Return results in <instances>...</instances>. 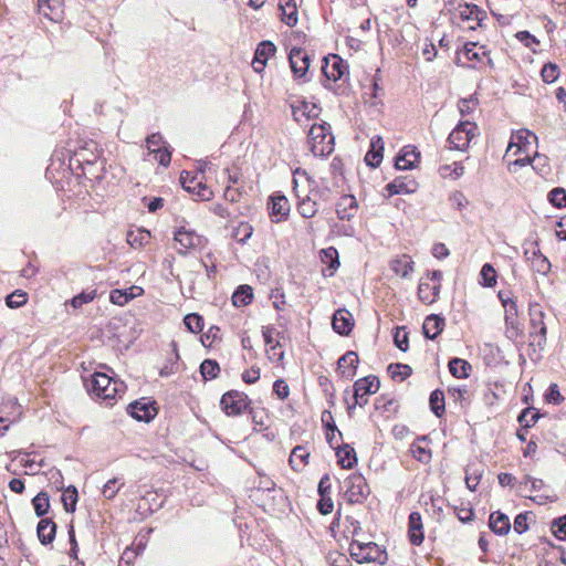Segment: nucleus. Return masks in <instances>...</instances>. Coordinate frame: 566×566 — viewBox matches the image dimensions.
Wrapping results in <instances>:
<instances>
[{"label":"nucleus","mask_w":566,"mask_h":566,"mask_svg":"<svg viewBox=\"0 0 566 566\" xmlns=\"http://www.w3.org/2000/svg\"><path fill=\"white\" fill-rule=\"evenodd\" d=\"M84 385L91 396L105 400L108 405H113L116 396L124 391L123 382L114 380L104 373H94L88 378H84Z\"/></svg>","instance_id":"nucleus-1"},{"label":"nucleus","mask_w":566,"mask_h":566,"mask_svg":"<svg viewBox=\"0 0 566 566\" xmlns=\"http://www.w3.org/2000/svg\"><path fill=\"white\" fill-rule=\"evenodd\" d=\"M348 549L352 558L358 564L376 563L385 565L388 560L386 549L374 542L353 538Z\"/></svg>","instance_id":"nucleus-2"},{"label":"nucleus","mask_w":566,"mask_h":566,"mask_svg":"<svg viewBox=\"0 0 566 566\" xmlns=\"http://www.w3.org/2000/svg\"><path fill=\"white\" fill-rule=\"evenodd\" d=\"M308 143L314 156L325 157L334 150V135L326 122L312 125L308 132Z\"/></svg>","instance_id":"nucleus-3"},{"label":"nucleus","mask_w":566,"mask_h":566,"mask_svg":"<svg viewBox=\"0 0 566 566\" xmlns=\"http://www.w3.org/2000/svg\"><path fill=\"white\" fill-rule=\"evenodd\" d=\"M96 144L94 142L86 143L84 147L75 150H69L70 165L75 166V169L82 168L83 175H90L91 178L98 179L99 174L93 171V167L97 164L98 154L96 153Z\"/></svg>","instance_id":"nucleus-4"},{"label":"nucleus","mask_w":566,"mask_h":566,"mask_svg":"<svg viewBox=\"0 0 566 566\" xmlns=\"http://www.w3.org/2000/svg\"><path fill=\"white\" fill-rule=\"evenodd\" d=\"M344 496L350 503H363L369 494V488L361 474L353 473L343 482Z\"/></svg>","instance_id":"nucleus-5"},{"label":"nucleus","mask_w":566,"mask_h":566,"mask_svg":"<svg viewBox=\"0 0 566 566\" xmlns=\"http://www.w3.org/2000/svg\"><path fill=\"white\" fill-rule=\"evenodd\" d=\"M250 403L249 397L239 390H229L220 399L221 409L230 417L242 415Z\"/></svg>","instance_id":"nucleus-6"},{"label":"nucleus","mask_w":566,"mask_h":566,"mask_svg":"<svg viewBox=\"0 0 566 566\" xmlns=\"http://www.w3.org/2000/svg\"><path fill=\"white\" fill-rule=\"evenodd\" d=\"M379 387L380 381L377 376L369 375L357 379L353 386L355 401L353 405H348V413L350 415L352 410L355 409L356 406H365L368 402V399L360 401L359 398H364L365 396L376 394Z\"/></svg>","instance_id":"nucleus-7"},{"label":"nucleus","mask_w":566,"mask_h":566,"mask_svg":"<svg viewBox=\"0 0 566 566\" xmlns=\"http://www.w3.org/2000/svg\"><path fill=\"white\" fill-rule=\"evenodd\" d=\"M478 126L470 122H460L450 133L448 142L453 149L463 150L468 147L471 139L476 135Z\"/></svg>","instance_id":"nucleus-8"},{"label":"nucleus","mask_w":566,"mask_h":566,"mask_svg":"<svg viewBox=\"0 0 566 566\" xmlns=\"http://www.w3.org/2000/svg\"><path fill=\"white\" fill-rule=\"evenodd\" d=\"M174 239L180 245L178 249L179 254H186L189 250L203 249L208 243L207 238L192 230H187L185 227H180L175 231Z\"/></svg>","instance_id":"nucleus-9"},{"label":"nucleus","mask_w":566,"mask_h":566,"mask_svg":"<svg viewBox=\"0 0 566 566\" xmlns=\"http://www.w3.org/2000/svg\"><path fill=\"white\" fill-rule=\"evenodd\" d=\"M289 62L291 70L296 78H301L303 82L310 81L306 75L310 67L311 57L304 49L292 48L289 53Z\"/></svg>","instance_id":"nucleus-10"},{"label":"nucleus","mask_w":566,"mask_h":566,"mask_svg":"<svg viewBox=\"0 0 566 566\" xmlns=\"http://www.w3.org/2000/svg\"><path fill=\"white\" fill-rule=\"evenodd\" d=\"M155 405L156 401L142 398L129 403L127 406V412L137 421L149 422L156 417L158 412Z\"/></svg>","instance_id":"nucleus-11"},{"label":"nucleus","mask_w":566,"mask_h":566,"mask_svg":"<svg viewBox=\"0 0 566 566\" xmlns=\"http://www.w3.org/2000/svg\"><path fill=\"white\" fill-rule=\"evenodd\" d=\"M528 314L531 324L530 334L531 336L538 337L537 344L541 345L542 342H545L547 333L544 323L545 314L542 306L537 303L530 304Z\"/></svg>","instance_id":"nucleus-12"},{"label":"nucleus","mask_w":566,"mask_h":566,"mask_svg":"<svg viewBox=\"0 0 566 566\" xmlns=\"http://www.w3.org/2000/svg\"><path fill=\"white\" fill-rule=\"evenodd\" d=\"M180 182L186 191L196 195L201 200H209L212 196V192L203 181L198 179L197 175H191L189 171L184 170L180 174Z\"/></svg>","instance_id":"nucleus-13"},{"label":"nucleus","mask_w":566,"mask_h":566,"mask_svg":"<svg viewBox=\"0 0 566 566\" xmlns=\"http://www.w3.org/2000/svg\"><path fill=\"white\" fill-rule=\"evenodd\" d=\"M75 166L70 165V160L66 163L63 151H54L51 157L50 165L46 168L45 177L53 181H57V177H65L70 171H73Z\"/></svg>","instance_id":"nucleus-14"},{"label":"nucleus","mask_w":566,"mask_h":566,"mask_svg":"<svg viewBox=\"0 0 566 566\" xmlns=\"http://www.w3.org/2000/svg\"><path fill=\"white\" fill-rule=\"evenodd\" d=\"M322 66L323 75L327 81L336 82L340 80L346 73L348 74V66L343 59L333 54L331 57H324Z\"/></svg>","instance_id":"nucleus-15"},{"label":"nucleus","mask_w":566,"mask_h":566,"mask_svg":"<svg viewBox=\"0 0 566 566\" xmlns=\"http://www.w3.org/2000/svg\"><path fill=\"white\" fill-rule=\"evenodd\" d=\"M385 189L389 197L395 195H409L417 191L418 182L409 176H399L386 185Z\"/></svg>","instance_id":"nucleus-16"},{"label":"nucleus","mask_w":566,"mask_h":566,"mask_svg":"<svg viewBox=\"0 0 566 566\" xmlns=\"http://www.w3.org/2000/svg\"><path fill=\"white\" fill-rule=\"evenodd\" d=\"M335 210L339 220L350 221L358 211V201L353 195H343L336 202Z\"/></svg>","instance_id":"nucleus-17"},{"label":"nucleus","mask_w":566,"mask_h":566,"mask_svg":"<svg viewBox=\"0 0 566 566\" xmlns=\"http://www.w3.org/2000/svg\"><path fill=\"white\" fill-rule=\"evenodd\" d=\"M276 46L271 41H262L258 44L254 59L252 61V67L255 72L260 73L264 70L266 62L270 56L274 55Z\"/></svg>","instance_id":"nucleus-18"},{"label":"nucleus","mask_w":566,"mask_h":566,"mask_svg":"<svg viewBox=\"0 0 566 566\" xmlns=\"http://www.w3.org/2000/svg\"><path fill=\"white\" fill-rule=\"evenodd\" d=\"M420 153L415 146L408 145L402 147L395 160V167L398 170H410L416 167L419 161Z\"/></svg>","instance_id":"nucleus-19"},{"label":"nucleus","mask_w":566,"mask_h":566,"mask_svg":"<svg viewBox=\"0 0 566 566\" xmlns=\"http://www.w3.org/2000/svg\"><path fill=\"white\" fill-rule=\"evenodd\" d=\"M332 326L334 332L342 336H347L354 327V318L346 308L337 310L333 315Z\"/></svg>","instance_id":"nucleus-20"},{"label":"nucleus","mask_w":566,"mask_h":566,"mask_svg":"<svg viewBox=\"0 0 566 566\" xmlns=\"http://www.w3.org/2000/svg\"><path fill=\"white\" fill-rule=\"evenodd\" d=\"M295 174L304 176L308 181V192L304 195L305 197L311 198L312 201L318 203V201L327 202L329 200L331 189L328 187H319L315 180H313L305 170L297 168Z\"/></svg>","instance_id":"nucleus-21"},{"label":"nucleus","mask_w":566,"mask_h":566,"mask_svg":"<svg viewBox=\"0 0 566 566\" xmlns=\"http://www.w3.org/2000/svg\"><path fill=\"white\" fill-rule=\"evenodd\" d=\"M408 535L411 544L418 546L423 542L422 517L419 512H411L408 517Z\"/></svg>","instance_id":"nucleus-22"},{"label":"nucleus","mask_w":566,"mask_h":566,"mask_svg":"<svg viewBox=\"0 0 566 566\" xmlns=\"http://www.w3.org/2000/svg\"><path fill=\"white\" fill-rule=\"evenodd\" d=\"M291 107L293 118L298 123L302 120V117L306 119L316 118L321 112V108L316 104L305 99L300 101L297 105H291Z\"/></svg>","instance_id":"nucleus-23"},{"label":"nucleus","mask_w":566,"mask_h":566,"mask_svg":"<svg viewBox=\"0 0 566 566\" xmlns=\"http://www.w3.org/2000/svg\"><path fill=\"white\" fill-rule=\"evenodd\" d=\"M359 359L357 353L348 350L337 361L338 368L342 370L343 377L350 380L356 375Z\"/></svg>","instance_id":"nucleus-24"},{"label":"nucleus","mask_w":566,"mask_h":566,"mask_svg":"<svg viewBox=\"0 0 566 566\" xmlns=\"http://www.w3.org/2000/svg\"><path fill=\"white\" fill-rule=\"evenodd\" d=\"M444 318L437 314H430L426 317L422 332L426 338L436 339L444 328Z\"/></svg>","instance_id":"nucleus-25"},{"label":"nucleus","mask_w":566,"mask_h":566,"mask_svg":"<svg viewBox=\"0 0 566 566\" xmlns=\"http://www.w3.org/2000/svg\"><path fill=\"white\" fill-rule=\"evenodd\" d=\"M143 293V289L136 285H133L125 290H113L109 293V301L118 306L126 305L129 301L134 300L136 296Z\"/></svg>","instance_id":"nucleus-26"},{"label":"nucleus","mask_w":566,"mask_h":566,"mask_svg":"<svg viewBox=\"0 0 566 566\" xmlns=\"http://www.w3.org/2000/svg\"><path fill=\"white\" fill-rule=\"evenodd\" d=\"M489 527L494 534L503 536L510 532L511 522L506 514L496 511L490 515Z\"/></svg>","instance_id":"nucleus-27"},{"label":"nucleus","mask_w":566,"mask_h":566,"mask_svg":"<svg viewBox=\"0 0 566 566\" xmlns=\"http://www.w3.org/2000/svg\"><path fill=\"white\" fill-rule=\"evenodd\" d=\"M56 535V524L49 517H42L38 522V539L43 544H51Z\"/></svg>","instance_id":"nucleus-28"},{"label":"nucleus","mask_w":566,"mask_h":566,"mask_svg":"<svg viewBox=\"0 0 566 566\" xmlns=\"http://www.w3.org/2000/svg\"><path fill=\"white\" fill-rule=\"evenodd\" d=\"M384 142L381 137L376 136L371 138L370 149L365 156V161L368 166L376 168L380 165L384 157Z\"/></svg>","instance_id":"nucleus-29"},{"label":"nucleus","mask_w":566,"mask_h":566,"mask_svg":"<svg viewBox=\"0 0 566 566\" xmlns=\"http://www.w3.org/2000/svg\"><path fill=\"white\" fill-rule=\"evenodd\" d=\"M293 181H294V191L297 197V211L305 219L313 218L318 211V203L315 201H312L311 198H308V197L301 196L296 190V186H297L296 180L294 179Z\"/></svg>","instance_id":"nucleus-30"},{"label":"nucleus","mask_w":566,"mask_h":566,"mask_svg":"<svg viewBox=\"0 0 566 566\" xmlns=\"http://www.w3.org/2000/svg\"><path fill=\"white\" fill-rule=\"evenodd\" d=\"M61 0H38V14L55 21L60 18Z\"/></svg>","instance_id":"nucleus-31"},{"label":"nucleus","mask_w":566,"mask_h":566,"mask_svg":"<svg viewBox=\"0 0 566 566\" xmlns=\"http://www.w3.org/2000/svg\"><path fill=\"white\" fill-rule=\"evenodd\" d=\"M308 457L310 451L304 446H296L290 454L289 463L294 471L301 472L307 464Z\"/></svg>","instance_id":"nucleus-32"},{"label":"nucleus","mask_w":566,"mask_h":566,"mask_svg":"<svg viewBox=\"0 0 566 566\" xmlns=\"http://www.w3.org/2000/svg\"><path fill=\"white\" fill-rule=\"evenodd\" d=\"M279 8L282 11V21L289 25L294 27L297 24V9L295 0H279Z\"/></svg>","instance_id":"nucleus-33"},{"label":"nucleus","mask_w":566,"mask_h":566,"mask_svg":"<svg viewBox=\"0 0 566 566\" xmlns=\"http://www.w3.org/2000/svg\"><path fill=\"white\" fill-rule=\"evenodd\" d=\"M321 260L324 264L328 265L329 272L326 273L325 270H323L324 276H333L335 271L339 266V259H338V251L334 247H329L326 249H323L321 251Z\"/></svg>","instance_id":"nucleus-34"},{"label":"nucleus","mask_w":566,"mask_h":566,"mask_svg":"<svg viewBox=\"0 0 566 566\" xmlns=\"http://www.w3.org/2000/svg\"><path fill=\"white\" fill-rule=\"evenodd\" d=\"M390 269L397 275L401 277H408L409 274L413 271V261L409 255L403 254L390 262Z\"/></svg>","instance_id":"nucleus-35"},{"label":"nucleus","mask_w":566,"mask_h":566,"mask_svg":"<svg viewBox=\"0 0 566 566\" xmlns=\"http://www.w3.org/2000/svg\"><path fill=\"white\" fill-rule=\"evenodd\" d=\"M441 284L437 283L430 285L428 282H420L418 285V297L426 304H432L436 302L440 293Z\"/></svg>","instance_id":"nucleus-36"},{"label":"nucleus","mask_w":566,"mask_h":566,"mask_svg":"<svg viewBox=\"0 0 566 566\" xmlns=\"http://www.w3.org/2000/svg\"><path fill=\"white\" fill-rule=\"evenodd\" d=\"M271 203V216L275 218V221H282L290 211V205L284 196H273Z\"/></svg>","instance_id":"nucleus-37"},{"label":"nucleus","mask_w":566,"mask_h":566,"mask_svg":"<svg viewBox=\"0 0 566 566\" xmlns=\"http://www.w3.org/2000/svg\"><path fill=\"white\" fill-rule=\"evenodd\" d=\"M336 455L338 458V463L343 469H350L357 462L356 452L354 448L348 444H344L343 447L336 448Z\"/></svg>","instance_id":"nucleus-38"},{"label":"nucleus","mask_w":566,"mask_h":566,"mask_svg":"<svg viewBox=\"0 0 566 566\" xmlns=\"http://www.w3.org/2000/svg\"><path fill=\"white\" fill-rule=\"evenodd\" d=\"M449 371L450 374L455 378H468L469 371L471 370V365L469 361L462 358L454 357L450 359L449 364Z\"/></svg>","instance_id":"nucleus-39"},{"label":"nucleus","mask_w":566,"mask_h":566,"mask_svg":"<svg viewBox=\"0 0 566 566\" xmlns=\"http://www.w3.org/2000/svg\"><path fill=\"white\" fill-rule=\"evenodd\" d=\"M428 439L427 436H421L416 439V441L410 446V452L412 457L421 462V463H429L432 458V453L430 449H427L419 444L420 441H426Z\"/></svg>","instance_id":"nucleus-40"},{"label":"nucleus","mask_w":566,"mask_h":566,"mask_svg":"<svg viewBox=\"0 0 566 566\" xmlns=\"http://www.w3.org/2000/svg\"><path fill=\"white\" fill-rule=\"evenodd\" d=\"M253 301V290L250 285H240L232 295V303L237 307L247 306Z\"/></svg>","instance_id":"nucleus-41"},{"label":"nucleus","mask_w":566,"mask_h":566,"mask_svg":"<svg viewBox=\"0 0 566 566\" xmlns=\"http://www.w3.org/2000/svg\"><path fill=\"white\" fill-rule=\"evenodd\" d=\"M387 371L394 380L403 381L412 374V368L407 364L391 363Z\"/></svg>","instance_id":"nucleus-42"},{"label":"nucleus","mask_w":566,"mask_h":566,"mask_svg":"<svg viewBox=\"0 0 566 566\" xmlns=\"http://www.w3.org/2000/svg\"><path fill=\"white\" fill-rule=\"evenodd\" d=\"M429 405H430L431 411L437 417H439V418L442 417V415L446 411L444 394H443V391L440 390V389L433 390L430 394V397H429Z\"/></svg>","instance_id":"nucleus-43"},{"label":"nucleus","mask_w":566,"mask_h":566,"mask_svg":"<svg viewBox=\"0 0 566 566\" xmlns=\"http://www.w3.org/2000/svg\"><path fill=\"white\" fill-rule=\"evenodd\" d=\"M542 417L538 410L527 407L522 410L517 420L524 429L535 426L538 419Z\"/></svg>","instance_id":"nucleus-44"},{"label":"nucleus","mask_w":566,"mask_h":566,"mask_svg":"<svg viewBox=\"0 0 566 566\" xmlns=\"http://www.w3.org/2000/svg\"><path fill=\"white\" fill-rule=\"evenodd\" d=\"M220 366L214 359H205L200 365V374L205 380H212L218 377Z\"/></svg>","instance_id":"nucleus-45"},{"label":"nucleus","mask_w":566,"mask_h":566,"mask_svg":"<svg viewBox=\"0 0 566 566\" xmlns=\"http://www.w3.org/2000/svg\"><path fill=\"white\" fill-rule=\"evenodd\" d=\"M78 494L76 488L73 485L67 486L62 494L65 511L69 513L75 512Z\"/></svg>","instance_id":"nucleus-46"},{"label":"nucleus","mask_w":566,"mask_h":566,"mask_svg":"<svg viewBox=\"0 0 566 566\" xmlns=\"http://www.w3.org/2000/svg\"><path fill=\"white\" fill-rule=\"evenodd\" d=\"M480 283L485 287H493L496 284V271L492 264L485 263L480 271Z\"/></svg>","instance_id":"nucleus-47"},{"label":"nucleus","mask_w":566,"mask_h":566,"mask_svg":"<svg viewBox=\"0 0 566 566\" xmlns=\"http://www.w3.org/2000/svg\"><path fill=\"white\" fill-rule=\"evenodd\" d=\"M185 326L191 333H200L203 328V318L197 313L187 314L184 318Z\"/></svg>","instance_id":"nucleus-48"},{"label":"nucleus","mask_w":566,"mask_h":566,"mask_svg":"<svg viewBox=\"0 0 566 566\" xmlns=\"http://www.w3.org/2000/svg\"><path fill=\"white\" fill-rule=\"evenodd\" d=\"M253 228L248 222H241L232 233V237L241 244H244L252 235Z\"/></svg>","instance_id":"nucleus-49"},{"label":"nucleus","mask_w":566,"mask_h":566,"mask_svg":"<svg viewBox=\"0 0 566 566\" xmlns=\"http://www.w3.org/2000/svg\"><path fill=\"white\" fill-rule=\"evenodd\" d=\"M479 105V99L475 95H470L467 98H461L458 103L459 112L462 116L470 115Z\"/></svg>","instance_id":"nucleus-50"},{"label":"nucleus","mask_w":566,"mask_h":566,"mask_svg":"<svg viewBox=\"0 0 566 566\" xmlns=\"http://www.w3.org/2000/svg\"><path fill=\"white\" fill-rule=\"evenodd\" d=\"M28 301V294L21 290H17L6 297V304L10 308H19Z\"/></svg>","instance_id":"nucleus-51"},{"label":"nucleus","mask_w":566,"mask_h":566,"mask_svg":"<svg viewBox=\"0 0 566 566\" xmlns=\"http://www.w3.org/2000/svg\"><path fill=\"white\" fill-rule=\"evenodd\" d=\"M559 67L555 63H546L544 64L541 75L545 83L551 84L555 82L559 76Z\"/></svg>","instance_id":"nucleus-52"},{"label":"nucleus","mask_w":566,"mask_h":566,"mask_svg":"<svg viewBox=\"0 0 566 566\" xmlns=\"http://www.w3.org/2000/svg\"><path fill=\"white\" fill-rule=\"evenodd\" d=\"M123 485L124 482H119V479L113 478L104 484L102 493L105 499L112 500L116 496Z\"/></svg>","instance_id":"nucleus-53"},{"label":"nucleus","mask_w":566,"mask_h":566,"mask_svg":"<svg viewBox=\"0 0 566 566\" xmlns=\"http://www.w3.org/2000/svg\"><path fill=\"white\" fill-rule=\"evenodd\" d=\"M530 265L533 271L546 275L551 271L552 264L549 260L544 255H537L532 262H530Z\"/></svg>","instance_id":"nucleus-54"},{"label":"nucleus","mask_w":566,"mask_h":566,"mask_svg":"<svg viewBox=\"0 0 566 566\" xmlns=\"http://www.w3.org/2000/svg\"><path fill=\"white\" fill-rule=\"evenodd\" d=\"M149 238H150L149 231H146V230H137L136 232L130 231L127 234V242L132 247L136 248V247H142L145 242L148 241Z\"/></svg>","instance_id":"nucleus-55"},{"label":"nucleus","mask_w":566,"mask_h":566,"mask_svg":"<svg viewBox=\"0 0 566 566\" xmlns=\"http://www.w3.org/2000/svg\"><path fill=\"white\" fill-rule=\"evenodd\" d=\"M96 297V290H86L75 295L71 300V304L74 308H80L84 304L92 302Z\"/></svg>","instance_id":"nucleus-56"},{"label":"nucleus","mask_w":566,"mask_h":566,"mask_svg":"<svg viewBox=\"0 0 566 566\" xmlns=\"http://www.w3.org/2000/svg\"><path fill=\"white\" fill-rule=\"evenodd\" d=\"M548 201L556 208L566 207V190L564 188H554L548 192Z\"/></svg>","instance_id":"nucleus-57"},{"label":"nucleus","mask_w":566,"mask_h":566,"mask_svg":"<svg viewBox=\"0 0 566 566\" xmlns=\"http://www.w3.org/2000/svg\"><path fill=\"white\" fill-rule=\"evenodd\" d=\"M524 256L526 261L532 262L537 255H542L543 253L539 250L537 240H526L523 243Z\"/></svg>","instance_id":"nucleus-58"},{"label":"nucleus","mask_w":566,"mask_h":566,"mask_svg":"<svg viewBox=\"0 0 566 566\" xmlns=\"http://www.w3.org/2000/svg\"><path fill=\"white\" fill-rule=\"evenodd\" d=\"M551 531L560 541H566V515L553 520Z\"/></svg>","instance_id":"nucleus-59"},{"label":"nucleus","mask_w":566,"mask_h":566,"mask_svg":"<svg viewBox=\"0 0 566 566\" xmlns=\"http://www.w3.org/2000/svg\"><path fill=\"white\" fill-rule=\"evenodd\" d=\"M463 55L469 61H481V56L485 55V50L483 46L476 49V43H467L463 48Z\"/></svg>","instance_id":"nucleus-60"},{"label":"nucleus","mask_w":566,"mask_h":566,"mask_svg":"<svg viewBox=\"0 0 566 566\" xmlns=\"http://www.w3.org/2000/svg\"><path fill=\"white\" fill-rule=\"evenodd\" d=\"M440 172L443 177H452L453 179H458L464 174V167L461 163H454L451 165H444L440 168Z\"/></svg>","instance_id":"nucleus-61"},{"label":"nucleus","mask_w":566,"mask_h":566,"mask_svg":"<svg viewBox=\"0 0 566 566\" xmlns=\"http://www.w3.org/2000/svg\"><path fill=\"white\" fill-rule=\"evenodd\" d=\"M395 345L402 352H407L409 347L408 333L406 327H397L394 334Z\"/></svg>","instance_id":"nucleus-62"},{"label":"nucleus","mask_w":566,"mask_h":566,"mask_svg":"<svg viewBox=\"0 0 566 566\" xmlns=\"http://www.w3.org/2000/svg\"><path fill=\"white\" fill-rule=\"evenodd\" d=\"M146 146L150 153H154L155 149L163 148V146L168 145L160 133H154L146 138Z\"/></svg>","instance_id":"nucleus-63"},{"label":"nucleus","mask_w":566,"mask_h":566,"mask_svg":"<svg viewBox=\"0 0 566 566\" xmlns=\"http://www.w3.org/2000/svg\"><path fill=\"white\" fill-rule=\"evenodd\" d=\"M449 201L451 206L458 210H462L469 205V200L461 191H454L450 195Z\"/></svg>","instance_id":"nucleus-64"}]
</instances>
